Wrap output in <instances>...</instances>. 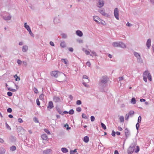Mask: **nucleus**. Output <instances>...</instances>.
<instances>
[{"label":"nucleus","instance_id":"nucleus-20","mask_svg":"<svg viewBox=\"0 0 154 154\" xmlns=\"http://www.w3.org/2000/svg\"><path fill=\"white\" fill-rule=\"evenodd\" d=\"M24 27L27 29L28 31L30 30V28L29 25L27 24V23H24Z\"/></svg>","mask_w":154,"mask_h":154},{"label":"nucleus","instance_id":"nucleus-1","mask_svg":"<svg viewBox=\"0 0 154 154\" xmlns=\"http://www.w3.org/2000/svg\"><path fill=\"white\" fill-rule=\"evenodd\" d=\"M51 75L52 76L55 78H59L60 81L59 82H63L65 79L66 76L63 73H61L57 71H54L51 73Z\"/></svg>","mask_w":154,"mask_h":154},{"label":"nucleus","instance_id":"nucleus-42","mask_svg":"<svg viewBox=\"0 0 154 154\" xmlns=\"http://www.w3.org/2000/svg\"><path fill=\"white\" fill-rule=\"evenodd\" d=\"M36 102L37 104L38 105V106L40 105V102H39V100L38 99H36Z\"/></svg>","mask_w":154,"mask_h":154},{"label":"nucleus","instance_id":"nucleus-9","mask_svg":"<svg viewBox=\"0 0 154 154\" xmlns=\"http://www.w3.org/2000/svg\"><path fill=\"white\" fill-rule=\"evenodd\" d=\"M54 107V105L53 102L52 101H50L48 103V106L47 108L48 109H51Z\"/></svg>","mask_w":154,"mask_h":154},{"label":"nucleus","instance_id":"nucleus-21","mask_svg":"<svg viewBox=\"0 0 154 154\" xmlns=\"http://www.w3.org/2000/svg\"><path fill=\"white\" fill-rule=\"evenodd\" d=\"M50 149H48L43 152L44 154H51L50 153Z\"/></svg>","mask_w":154,"mask_h":154},{"label":"nucleus","instance_id":"nucleus-54","mask_svg":"<svg viewBox=\"0 0 154 154\" xmlns=\"http://www.w3.org/2000/svg\"><path fill=\"white\" fill-rule=\"evenodd\" d=\"M139 124H138V122L136 125V128L137 130L138 129L139 127Z\"/></svg>","mask_w":154,"mask_h":154},{"label":"nucleus","instance_id":"nucleus-56","mask_svg":"<svg viewBox=\"0 0 154 154\" xmlns=\"http://www.w3.org/2000/svg\"><path fill=\"white\" fill-rule=\"evenodd\" d=\"M5 19L7 20H9L11 19V17L10 16H8L7 18H5Z\"/></svg>","mask_w":154,"mask_h":154},{"label":"nucleus","instance_id":"nucleus-37","mask_svg":"<svg viewBox=\"0 0 154 154\" xmlns=\"http://www.w3.org/2000/svg\"><path fill=\"white\" fill-rule=\"evenodd\" d=\"M45 131L48 134H50V132L47 129H44Z\"/></svg>","mask_w":154,"mask_h":154},{"label":"nucleus","instance_id":"nucleus-11","mask_svg":"<svg viewBox=\"0 0 154 154\" xmlns=\"http://www.w3.org/2000/svg\"><path fill=\"white\" fill-rule=\"evenodd\" d=\"M151 40L150 39H149L147 41L146 43V45L148 47V48H149L151 46Z\"/></svg>","mask_w":154,"mask_h":154},{"label":"nucleus","instance_id":"nucleus-18","mask_svg":"<svg viewBox=\"0 0 154 154\" xmlns=\"http://www.w3.org/2000/svg\"><path fill=\"white\" fill-rule=\"evenodd\" d=\"M42 139L45 140H46L48 139V137L45 134H43L42 135Z\"/></svg>","mask_w":154,"mask_h":154},{"label":"nucleus","instance_id":"nucleus-41","mask_svg":"<svg viewBox=\"0 0 154 154\" xmlns=\"http://www.w3.org/2000/svg\"><path fill=\"white\" fill-rule=\"evenodd\" d=\"M33 90H34V92L36 94H37V93H38V90L36 88H34Z\"/></svg>","mask_w":154,"mask_h":154},{"label":"nucleus","instance_id":"nucleus-5","mask_svg":"<svg viewBox=\"0 0 154 154\" xmlns=\"http://www.w3.org/2000/svg\"><path fill=\"white\" fill-rule=\"evenodd\" d=\"M114 15L116 19L119 20V10L117 8H116L114 11Z\"/></svg>","mask_w":154,"mask_h":154},{"label":"nucleus","instance_id":"nucleus-40","mask_svg":"<svg viewBox=\"0 0 154 154\" xmlns=\"http://www.w3.org/2000/svg\"><path fill=\"white\" fill-rule=\"evenodd\" d=\"M76 110L77 112H80L81 111L82 109H81V108H80V107H77L76 109Z\"/></svg>","mask_w":154,"mask_h":154},{"label":"nucleus","instance_id":"nucleus-25","mask_svg":"<svg viewBox=\"0 0 154 154\" xmlns=\"http://www.w3.org/2000/svg\"><path fill=\"white\" fill-rule=\"evenodd\" d=\"M134 55L136 57H137L138 58H140V55L137 53H134Z\"/></svg>","mask_w":154,"mask_h":154},{"label":"nucleus","instance_id":"nucleus-15","mask_svg":"<svg viewBox=\"0 0 154 154\" xmlns=\"http://www.w3.org/2000/svg\"><path fill=\"white\" fill-rule=\"evenodd\" d=\"M54 101L55 102H58L60 101V99L57 97H55L54 98Z\"/></svg>","mask_w":154,"mask_h":154},{"label":"nucleus","instance_id":"nucleus-38","mask_svg":"<svg viewBox=\"0 0 154 154\" xmlns=\"http://www.w3.org/2000/svg\"><path fill=\"white\" fill-rule=\"evenodd\" d=\"M139 150H140V148H139V147L138 146H136V150H135V152H137L139 151Z\"/></svg>","mask_w":154,"mask_h":154},{"label":"nucleus","instance_id":"nucleus-63","mask_svg":"<svg viewBox=\"0 0 154 154\" xmlns=\"http://www.w3.org/2000/svg\"><path fill=\"white\" fill-rule=\"evenodd\" d=\"M4 142V141L3 139L0 138V143H2Z\"/></svg>","mask_w":154,"mask_h":154},{"label":"nucleus","instance_id":"nucleus-34","mask_svg":"<svg viewBox=\"0 0 154 154\" xmlns=\"http://www.w3.org/2000/svg\"><path fill=\"white\" fill-rule=\"evenodd\" d=\"M91 53L92 54H90V55L91 56H97V54L94 51H92L91 52Z\"/></svg>","mask_w":154,"mask_h":154},{"label":"nucleus","instance_id":"nucleus-51","mask_svg":"<svg viewBox=\"0 0 154 154\" xmlns=\"http://www.w3.org/2000/svg\"><path fill=\"white\" fill-rule=\"evenodd\" d=\"M18 121L20 123H22L23 122L22 119L20 118L18 119Z\"/></svg>","mask_w":154,"mask_h":154},{"label":"nucleus","instance_id":"nucleus-16","mask_svg":"<svg viewBox=\"0 0 154 154\" xmlns=\"http://www.w3.org/2000/svg\"><path fill=\"white\" fill-rule=\"evenodd\" d=\"M89 137L88 136H86L84 137L83 141L85 143H87L89 141Z\"/></svg>","mask_w":154,"mask_h":154},{"label":"nucleus","instance_id":"nucleus-36","mask_svg":"<svg viewBox=\"0 0 154 154\" xmlns=\"http://www.w3.org/2000/svg\"><path fill=\"white\" fill-rule=\"evenodd\" d=\"M68 113L69 114H73L74 113V111L73 109H71L69 111Z\"/></svg>","mask_w":154,"mask_h":154},{"label":"nucleus","instance_id":"nucleus-30","mask_svg":"<svg viewBox=\"0 0 154 154\" xmlns=\"http://www.w3.org/2000/svg\"><path fill=\"white\" fill-rule=\"evenodd\" d=\"M101 125L102 127L104 130L106 129V125L103 123H101Z\"/></svg>","mask_w":154,"mask_h":154},{"label":"nucleus","instance_id":"nucleus-29","mask_svg":"<svg viewBox=\"0 0 154 154\" xmlns=\"http://www.w3.org/2000/svg\"><path fill=\"white\" fill-rule=\"evenodd\" d=\"M61 61L62 62H63L64 63L66 64H67V60L66 59H62Z\"/></svg>","mask_w":154,"mask_h":154},{"label":"nucleus","instance_id":"nucleus-31","mask_svg":"<svg viewBox=\"0 0 154 154\" xmlns=\"http://www.w3.org/2000/svg\"><path fill=\"white\" fill-rule=\"evenodd\" d=\"M16 149V147L14 146H12L10 148V150L12 151H14Z\"/></svg>","mask_w":154,"mask_h":154},{"label":"nucleus","instance_id":"nucleus-33","mask_svg":"<svg viewBox=\"0 0 154 154\" xmlns=\"http://www.w3.org/2000/svg\"><path fill=\"white\" fill-rule=\"evenodd\" d=\"M119 119L121 122H123L124 121V118L122 116H121L119 117Z\"/></svg>","mask_w":154,"mask_h":154},{"label":"nucleus","instance_id":"nucleus-55","mask_svg":"<svg viewBox=\"0 0 154 154\" xmlns=\"http://www.w3.org/2000/svg\"><path fill=\"white\" fill-rule=\"evenodd\" d=\"M112 135L113 137H115V136L116 133L114 131H112Z\"/></svg>","mask_w":154,"mask_h":154},{"label":"nucleus","instance_id":"nucleus-58","mask_svg":"<svg viewBox=\"0 0 154 154\" xmlns=\"http://www.w3.org/2000/svg\"><path fill=\"white\" fill-rule=\"evenodd\" d=\"M50 44L52 46H54V44L52 42H50Z\"/></svg>","mask_w":154,"mask_h":154},{"label":"nucleus","instance_id":"nucleus-52","mask_svg":"<svg viewBox=\"0 0 154 154\" xmlns=\"http://www.w3.org/2000/svg\"><path fill=\"white\" fill-rule=\"evenodd\" d=\"M86 64L89 67H90L91 66V64L90 62L89 61H88L87 62Z\"/></svg>","mask_w":154,"mask_h":154},{"label":"nucleus","instance_id":"nucleus-13","mask_svg":"<svg viewBox=\"0 0 154 154\" xmlns=\"http://www.w3.org/2000/svg\"><path fill=\"white\" fill-rule=\"evenodd\" d=\"M76 34L78 35L80 37L82 36L83 35L82 32L80 30L77 31L76 32Z\"/></svg>","mask_w":154,"mask_h":154},{"label":"nucleus","instance_id":"nucleus-23","mask_svg":"<svg viewBox=\"0 0 154 154\" xmlns=\"http://www.w3.org/2000/svg\"><path fill=\"white\" fill-rule=\"evenodd\" d=\"M119 47H120L123 48H126V45L123 43L120 42V44L119 45Z\"/></svg>","mask_w":154,"mask_h":154},{"label":"nucleus","instance_id":"nucleus-6","mask_svg":"<svg viewBox=\"0 0 154 154\" xmlns=\"http://www.w3.org/2000/svg\"><path fill=\"white\" fill-rule=\"evenodd\" d=\"M134 150V147H129L127 150L128 153V154H131L132 153Z\"/></svg>","mask_w":154,"mask_h":154},{"label":"nucleus","instance_id":"nucleus-39","mask_svg":"<svg viewBox=\"0 0 154 154\" xmlns=\"http://www.w3.org/2000/svg\"><path fill=\"white\" fill-rule=\"evenodd\" d=\"M76 103L77 104L79 105L81 104L82 102L80 100H78L77 101Z\"/></svg>","mask_w":154,"mask_h":154},{"label":"nucleus","instance_id":"nucleus-7","mask_svg":"<svg viewBox=\"0 0 154 154\" xmlns=\"http://www.w3.org/2000/svg\"><path fill=\"white\" fill-rule=\"evenodd\" d=\"M94 20L97 23H100V19L97 16H94L93 17Z\"/></svg>","mask_w":154,"mask_h":154},{"label":"nucleus","instance_id":"nucleus-2","mask_svg":"<svg viewBox=\"0 0 154 154\" xmlns=\"http://www.w3.org/2000/svg\"><path fill=\"white\" fill-rule=\"evenodd\" d=\"M143 79L145 82H146L147 81V78L150 81H152L151 76L148 71H145L143 74Z\"/></svg>","mask_w":154,"mask_h":154},{"label":"nucleus","instance_id":"nucleus-47","mask_svg":"<svg viewBox=\"0 0 154 154\" xmlns=\"http://www.w3.org/2000/svg\"><path fill=\"white\" fill-rule=\"evenodd\" d=\"M129 114H126V116H125V119L127 120H128L129 118Z\"/></svg>","mask_w":154,"mask_h":154},{"label":"nucleus","instance_id":"nucleus-48","mask_svg":"<svg viewBox=\"0 0 154 154\" xmlns=\"http://www.w3.org/2000/svg\"><path fill=\"white\" fill-rule=\"evenodd\" d=\"M7 94L9 96H11L12 95V94L11 92L9 91L8 92Z\"/></svg>","mask_w":154,"mask_h":154},{"label":"nucleus","instance_id":"nucleus-64","mask_svg":"<svg viewBox=\"0 0 154 154\" xmlns=\"http://www.w3.org/2000/svg\"><path fill=\"white\" fill-rule=\"evenodd\" d=\"M114 154H119V153L117 150H115L114 151Z\"/></svg>","mask_w":154,"mask_h":154},{"label":"nucleus","instance_id":"nucleus-3","mask_svg":"<svg viewBox=\"0 0 154 154\" xmlns=\"http://www.w3.org/2000/svg\"><path fill=\"white\" fill-rule=\"evenodd\" d=\"M83 85L86 87H88L87 85L86 84L87 83L89 82V80L88 79V77L87 75H84L83 76Z\"/></svg>","mask_w":154,"mask_h":154},{"label":"nucleus","instance_id":"nucleus-14","mask_svg":"<svg viewBox=\"0 0 154 154\" xmlns=\"http://www.w3.org/2000/svg\"><path fill=\"white\" fill-rule=\"evenodd\" d=\"M25 131V130H24L22 127H21L19 129L18 133H19L20 134H22L23 133H24Z\"/></svg>","mask_w":154,"mask_h":154},{"label":"nucleus","instance_id":"nucleus-28","mask_svg":"<svg viewBox=\"0 0 154 154\" xmlns=\"http://www.w3.org/2000/svg\"><path fill=\"white\" fill-rule=\"evenodd\" d=\"M44 96L43 94H42L39 97V99L41 100H44Z\"/></svg>","mask_w":154,"mask_h":154},{"label":"nucleus","instance_id":"nucleus-61","mask_svg":"<svg viewBox=\"0 0 154 154\" xmlns=\"http://www.w3.org/2000/svg\"><path fill=\"white\" fill-rule=\"evenodd\" d=\"M70 154H75V153L73 150H71L70 151Z\"/></svg>","mask_w":154,"mask_h":154},{"label":"nucleus","instance_id":"nucleus-59","mask_svg":"<svg viewBox=\"0 0 154 154\" xmlns=\"http://www.w3.org/2000/svg\"><path fill=\"white\" fill-rule=\"evenodd\" d=\"M126 25L127 26H132V24H131L129 23L128 22L126 24Z\"/></svg>","mask_w":154,"mask_h":154},{"label":"nucleus","instance_id":"nucleus-35","mask_svg":"<svg viewBox=\"0 0 154 154\" xmlns=\"http://www.w3.org/2000/svg\"><path fill=\"white\" fill-rule=\"evenodd\" d=\"M134 114V112L133 111H131L128 113V114L130 116H131L133 115Z\"/></svg>","mask_w":154,"mask_h":154},{"label":"nucleus","instance_id":"nucleus-32","mask_svg":"<svg viewBox=\"0 0 154 154\" xmlns=\"http://www.w3.org/2000/svg\"><path fill=\"white\" fill-rule=\"evenodd\" d=\"M6 127L8 130H11V128L7 123H6Z\"/></svg>","mask_w":154,"mask_h":154},{"label":"nucleus","instance_id":"nucleus-62","mask_svg":"<svg viewBox=\"0 0 154 154\" xmlns=\"http://www.w3.org/2000/svg\"><path fill=\"white\" fill-rule=\"evenodd\" d=\"M34 120L35 122H38V119H37V118H34Z\"/></svg>","mask_w":154,"mask_h":154},{"label":"nucleus","instance_id":"nucleus-24","mask_svg":"<svg viewBox=\"0 0 154 154\" xmlns=\"http://www.w3.org/2000/svg\"><path fill=\"white\" fill-rule=\"evenodd\" d=\"M14 77L15 78V80L16 81H19L20 79V77H18L17 75V74H16L15 75H14Z\"/></svg>","mask_w":154,"mask_h":154},{"label":"nucleus","instance_id":"nucleus-26","mask_svg":"<svg viewBox=\"0 0 154 154\" xmlns=\"http://www.w3.org/2000/svg\"><path fill=\"white\" fill-rule=\"evenodd\" d=\"M131 103L133 104H135L136 103V100L134 98H132L131 100Z\"/></svg>","mask_w":154,"mask_h":154},{"label":"nucleus","instance_id":"nucleus-12","mask_svg":"<svg viewBox=\"0 0 154 154\" xmlns=\"http://www.w3.org/2000/svg\"><path fill=\"white\" fill-rule=\"evenodd\" d=\"M99 12L101 14L104 16L107 15V14L105 12L104 10H100L99 11Z\"/></svg>","mask_w":154,"mask_h":154},{"label":"nucleus","instance_id":"nucleus-4","mask_svg":"<svg viewBox=\"0 0 154 154\" xmlns=\"http://www.w3.org/2000/svg\"><path fill=\"white\" fill-rule=\"evenodd\" d=\"M104 4V2L103 0H99L97 3V6L99 8L103 7Z\"/></svg>","mask_w":154,"mask_h":154},{"label":"nucleus","instance_id":"nucleus-8","mask_svg":"<svg viewBox=\"0 0 154 154\" xmlns=\"http://www.w3.org/2000/svg\"><path fill=\"white\" fill-rule=\"evenodd\" d=\"M108 78L107 77L104 76L101 79V82L102 83H106L107 82Z\"/></svg>","mask_w":154,"mask_h":154},{"label":"nucleus","instance_id":"nucleus-60","mask_svg":"<svg viewBox=\"0 0 154 154\" xmlns=\"http://www.w3.org/2000/svg\"><path fill=\"white\" fill-rule=\"evenodd\" d=\"M29 33V34H30V35H31V36H33V34L32 33V32L31 30V29L30 30H29L28 31Z\"/></svg>","mask_w":154,"mask_h":154},{"label":"nucleus","instance_id":"nucleus-17","mask_svg":"<svg viewBox=\"0 0 154 154\" xmlns=\"http://www.w3.org/2000/svg\"><path fill=\"white\" fill-rule=\"evenodd\" d=\"M125 134L126 137L128 136L129 134V132L128 130L127 129H125Z\"/></svg>","mask_w":154,"mask_h":154},{"label":"nucleus","instance_id":"nucleus-53","mask_svg":"<svg viewBox=\"0 0 154 154\" xmlns=\"http://www.w3.org/2000/svg\"><path fill=\"white\" fill-rule=\"evenodd\" d=\"M17 63L19 64H21L22 63V61L20 60H18Z\"/></svg>","mask_w":154,"mask_h":154},{"label":"nucleus","instance_id":"nucleus-49","mask_svg":"<svg viewBox=\"0 0 154 154\" xmlns=\"http://www.w3.org/2000/svg\"><path fill=\"white\" fill-rule=\"evenodd\" d=\"M101 23L102 24V25H106V23L105 22V21L102 20L101 21Z\"/></svg>","mask_w":154,"mask_h":154},{"label":"nucleus","instance_id":"nucleus-10","mask_svg":"<svg viewBox=\"0 0 154 154\" xmlns=\"http://www.w3.org/2000/svg\"><path fill=\"white\" fill-rule=\"evenodd\" d=\"M120 42H116L112 43V45L114 47H119Z\"/></svg>","mask_w":154,"mask_h":154},{"label":"nucleus","instance_id":"nucleus-50","mask_svg":"<svg viewBox=\"0 0 154 154\" xmlns=\"http://www.w3.org/2000/svg\"><path fill=\"white\" fill-rule=\"evenodd\" d=\"M85 52L86 55H88L89 54H90V52L86 50L85 51Z\"/></svg>","mask_w":154,"mask_h":154},{"label":"nucleus","instance_id":"nucleus-44","mask_svg":"<svg viewBox=\"0 0 154 154\" xmlns=\"http://www.w3.org/2000/svg\"><path fill=\"white\" fill-rule=\"evenodd\" d=\"M141 117L140 116H139L138 119V122L140 123L141 121Z\"/></svg>","mask_w":154,"mask_h":154},{"label":"nucleus","instance_id":"nucleus-27","mask_svg":"<svg viewBox=\"0 0 154 154\" xmlns=\"http://www.w3.org/2000/svg\"><path fill=\"white\" fill-rule=\"evenodd\" d=\"M60 46L62 48H64L66 47V44L64 42H62L60 44Z\"/></svg>","mask_w":154,"mask_h":154},{"label":"nucleus","instance_id":"nucleus-45","mask_svg":"<svg viewBox=\"0 0 154 154\" xmlns=\"http://www.w3.org/2000/svg\"><path fill=\"white\" fill-rule=\"evenodd\" d=\"M91 121L93 122L95 120V118L94 116H92L91 117Z\"/></svg>","mask_w":154,"mask_h":154},{"label":"nucleus","instance_id":"nucleus-57","mask_svg":"<svg viewBox=\"0 0 154 154\" xmlns=\"http://www.w3.org/2000/svg\"><path fill=\"white\" fill-rule=\"evenodd\" d=\"M64 126L65 127L67 128V129H70V128H69V125L68 124H66Z\"/></svg>","mask_w":154,"mask_h":154},{"label":"nucleus","instance_id":"nucleus-43","mask_svg":"<svg viewBox=\"0 0 154 154\" xmlns=\"http://www.w3.org/2000/svg\"><path fill=\"white\" fill-rule=\"evenodd\" d=\"M7 112H8L9 113H11L12 112V109L10 108H9L7 109Z\"/></svg>","mask_w":154,"mask_h":154},{"label":"nucleus","instance_id":"nucleus-22","mask_svg":"<svg viewBox=\"0 0 154 154\" xmlns=\"http://www.w3.org/2000/svg\"><path fill=\"white\" fill-rule=\"evenodd\" d=\"M61 151L63 153H66L68 152V149L66 148H62Z\"/></svg>","mask_w":154,"mask_h":154},{"label":"nucleus","instance_id":"nucleus-19","mask_svg":"<svg viewBox=\"0 0 154 154\" xmlns=\"http://www.w3.org/2000/svg\"><path fill=\"white\" fill-rule=\"evenodd\" d=\"M28 50V47L27 46L25 45L23 46L22 48V51L24 52H25Z\"/></svg>","mask_w":154,"mask_h":154},{"label":"nucleus","instance_id":"nucleus-46","mask_svg":"<svg viewBox=\"0 0 154 154\" xmlns=\"http://www.w3.org/2000/svg\"><path fill=\"white\" fill-rule=\"evenodd\" d=\"M82 117L83 118H85V119H87V116H86V115L84 114V113H83L82 114Z\"/></svg>","mask_w":154,"mask_h":154}]
</instances>
